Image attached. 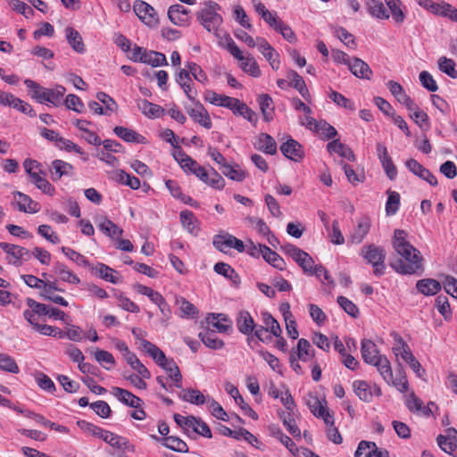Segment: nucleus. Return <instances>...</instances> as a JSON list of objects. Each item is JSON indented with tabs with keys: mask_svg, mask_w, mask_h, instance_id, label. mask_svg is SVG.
<instances>
[{
	"mask_svg": "<svg viewBox=\"0 0 457 457\" xmlns=\"http://www.w3.org/2000/svg\"><path fill=\"white\" fill-rule=\"evenodd\" d=\"M113 132L116 136L120 137L126 142L129 143H144L145 137L138 133H137L135 130L121 127V126H116L113 129Z\"/></svg>",
	"mask_w": 457,
	"mask_h": 457,
	"instance_id": "72a5a7b5",
	"label": "nucleus"
},
{
	"mask_svg": "<svg viewBox=\"0 0 457 457\" xmlns=\"http://www.w3.org/2000/svg\"><path fill=\"white\" fill-rule=\"evenodd\" d=\"M257 47L270 62L271 68L273 70H278L280 67L279 55L270 44L265 38L257 37Z\"/></svg>",
	"mask_w": 457,
	"mask_h": 457,
	"instance_id": "f8f14e48",
	"label": "nucleus"
},
{
	"mask_svg": "<svg viewBox=\"0 0 457 457\" xmlns=\"http://www.w3.org/2000/svg\"><path fill=\"white\" fill-rule=\"evenodd\" d=\"M94 357L105 370H110L115 365L112 354L105 350L96 349Z\"/></svg>",
	"mask_w": 457,
	"mask_h": 457,
	"instance_id": "8fccbe9b",
	"label": "nucleus"
},
{
	"mask_svg": "<svg viewBox=\"0 0 457 457\" xmlns=\"http://www.w3.org/2000/svg\"><path fill=\"white\" fill-rule=\"evenodd\" d=\"M17 208L20 212L28 213H37L40 211V204L34 201L30 196L20 191L13 192Z\"/></svg>",
	"mask_w": 457,
	"mask_h": 457,
	"instance_id": "2eb2a0df",
	"label": "nucleus"
},
{
	"mask_svg": "<svg viewBox=\"0 0 457 457\" xmlns=\"http://www.w3.org/2000/svg\"><path fill=\"white\" fill-rule=\"evenodd\" d=\"M370 365L375 366L382 378L387 384H390V381L392 380L393 371L390 362L386 356L378 359L376 361H374V363H371Z\"/></svg>",
	"mask_w": 457,
	"mask_h": 457,
	"instance_id": "79ce46f5",
	"label": "nucleus"
},
{
	"mask_svg": "<svg viewBox=\"0 0 457 457\" xmlns=\"http://www.w3.org/2000/svg\"><path fill=\"white\" fill-rule=\"evenodd\" d=\"M361 353L363 361L370 365L374 363L378 359L385 356L380 354L376 344L370 339H363L361 341Z\"/></svg>",
	"mask_w": 457,
	"mask_h": 457,
	"instance_id": "a211bd4d",
	"label": "nucleus"
},
{
	"mask_svg": "<svg viewBox=\"0 0 457 457\" xmlns=\"http://www.w3.org/2000/svg\"><path fill=\"white\" fill-rule=\"evenodd\" d=\"M140 62L149 64L153 67L168 65L167 59L163 54L147 50Z\"/></svg>",
	"mask_w": 457,
	"mask_h": 457,
	"instance_id": "37998d69",
	"label": "nucleus"
},
{
	"mask_svg": "<svg viewBox=\"0 0 457 457\" xmlns=\"http://www.w3.org/2000/svg\"><path fill=\"white\" fill-rule=\"evenodd\" d=\"M315 132L320 133L324 139H331L337 135V129L324 120H319Z\"/></svg>",
	"mask_w": 457,
	"mask_h": 457,
	"instance_id": "69168bd1",
	"label": "nucleus"
},
{
	"mask_svg": "<svg viewBox=\"0 0 457 457\" xmlns=\"http://www.w3.org/2000/svg\"><path fill=\"white\" fill-rule=\"evenodd\" d=\"M393 247L399 258L391 263L392 268L401 274H414L422 267V257L407 240V233L395 229L392 241Z\"/></svg>",
	"mask_w": 457,
	"mask_h": 457,
	"instance_id": "f257e3e1",
	"label": "nucleus"
},
{
	"mask_svg": "<svg viewBox=\"0 0 457 457\" xmlns=\"http://www.w3.org/2000/svg\"><path fill=\"white\" fill-rule=\"evenodd\" d=\"M405 165L411 173L427 181L429 185H437L436 178L415 159H409Z\"/></svg>",
	"mask_w": 457,
	"mask_h": 457,
	"instance_id": "4468645a",
	"label": "nucleus"
},
{
	"mask_svg": "<svg viewBox=\"0 0 457 457\" xmlns=\"http://www.w3.org/2000/svg\"><path fill=\"white\" fill-rule=\"evenodd\" d=\"M386 4L392 13V17L397 23L403 22L405 14L403 5L400 0H385Z\"/></svg>",
	"mask_w": 457,
	"mask_h": 457,
	"instance_id": "49530a36",
	"label": "nucleus"
},
{
	"mask_svg": "<svg viewBox=\"0 0 457 457\" xmlns=\"http://www.w3.org/2000/svg\"><path fill=\"white\" fill-rule=\"evenodd\" d=\"M65 35L69 45L75 52L79 54H82L85 52L86 48L82 37L75 29L71 27H67L65 29Z\"/></svg>",
	"mask_w": 457,
	"mask_h": 457,
	"instance_id": "7c9ffc66",
	"label": "nucleus"
},
{
	"mask_svg": "<svg viewBox=\"0 0 457 457\" xmlns=\"http://www.w3.org/2000/svg\"><path fill=\"white\" fill-rule=\"evenodd\" d=\"M280 151L285 157L294 162H300L304 156L303 146L291 137L280 145Z\"/></svg>",
	"mask_w": 457,
	"mask_h": 457,
	"instance_id": "ddd939ff",
	"label": "nucleus"
},
{
	"mask_svg": "<svg viewBox=\"0 0 457 457\" xmlns=\"http://www.w3.org/2000/svg\"><path fill=\"white\" fill-rule=\"evenodd\" d=\"M366 8L369 13L378 19H388L389 14L384 6V4L378 0H366Z\"/></svg>",
	"mask_w": 457,
	"mask_h": 457,
	"instance_id": "4c0bfd02",
	"label": "nucleus"
},
{
	"mask_svg": "<svg viewBox=\"0 0 457 457\" xmlns=\"http://www.w3.org/2000/svg\"><path fill=\"white\" fill-rule=\"evenodd\" d=\"M112 394L122 403L132 407L138 408L141 406L142 400L133 395L129 390L114 386L112 388Z\"/></svg>",
	"mask_w": 457,
	"mask_h": 457,
	"instance_id": "5701e85b",
	"label": "nucleus"
},
{
	"mask_svg": "<svg viewBox=\"0 0 457 457\" xmlns=\"http://www.w3.org/2000/svg\"><path fill=\"white\" fill-rule=\"evenodd\" d=\"M262 257L271 266L274 268L283 270L286 267L285 261L283 258L277 253L276 252L272 251L270 247L267 245L265 247H262Z\"/></svg>",
	"mask_w": 457,
	"mask_h": 457,
	"instance_id": "e433bc0d",
	"label": "nucleus"
},
{
	"mask_svg": "<svg viewBox=\"0 0 457 457\" xmlns=\"http://www.w3.org/2000/svg\"><path fill=\"white\" fill-rule=\"evenodd\" d=\"M438 69L448 75L452 79H457V70L455 69V62L453 60L445 56H441L438 61Z\"/></svg>",
	"mask_w": 457,
	"mask_h": 457,
	"instance_id": "603ef678",
	"label": "nucleus"
},
{
	"mask_svg": "<svg viewBox=\"0 0 457 457\" xmlns=\"http://www.w3.org/2000/svg\"><path fill=\"white\" fill-rule=\"evenodd\" d=\"M90 269L96 275L105 281L112 284H119L121 281V277L119 276L118 272L104 263H97L90 267Z\"/></svg>",
	"mask_w": 457,
	"mask_h": 457,
	"instance_id": "4be33fe9",
	"label": "nucleus"
},
{
	"mask_svg": "<svg viewBox=\"0 0 457 457\" xmlns=\"http://www.w3.org/2000/svg\"><path fill=\"white\" fill-rule=\"evenodd\" d=\"M41 170H38V172L33 173L31 178V182L35 184V186L40 189L43 193L53 195L54 194V187L52 184L41 175Z\"/></svg>",
	"mask_w": 457,
	"mask_h": 457,
	"instance_id": "de8ad7c7",
	"label": "nucleus"
},
{
	"mask_svg": "<svg viewBox=\"0 0 457 457\" xmlns=\"http://www.w3.org/2000/svg\"><path fill=\"white\" fill-rule=\"evenodd\" d=\"M329 98L338 106L344 107L347 110L354 111L355 105L353 102H352L350 99L344 96L342 94L331 90L329 94Z\"/></svg>",
	"mask_w": 457,
	"mask_h": 457,
	"instance_id": "680f3d73",
	"label": "nucleus"
},
{
	"mask_svg": "<svg viewBox=\"0 0 457 457\" xmlns=\"http://www.w3.org/2000/svg\"><path fill=\"white\" fill-rule=\"evenodd\" d=\"M179 397L185 401L193 404L201 405L204 404L206 401V397L197 389L188 388L183 390L179 394Z\"/></svg>",
	"mask_w": 457,
	"mask_h": 457,
	"instance_id": "a19ab883",
	"label": "nucleus"
},
{
	"mask_svg": "<svg viewBox=\"0 0 457 457\" xmlns=\"http://www.w3.org/2000/svg\"><path fill=\"white\" fill-rule=\"evenodd\" d=\"M226 45L224 47L233 55V57L241 62L240 68L246 73L253 77H259L261 71L254 58L248 54L245 56L239 47L228 34L225 35Z\"/></svg>",
	"mask_w": 457,
	"mask_h": 457,
	"instance_id": "7ed1b4c3",
	"label": "nucleus"
},
{
	"mask_svg": "<svg viewBox=\"0 0 457 457\" xmlns=\"http://www.w3.org/2000/svg\"><path fill=\"white\" fill-rule=\"evenodd\" d=\"M207 403L208 409L213 417L224 421L228 420L227 412L218 402L212 398L207 400Z\"/></svg>",
	"mask_w": 457,
	"mask_h": 457,
	"instance_id": "0e129e2a",
	"label": "nucleus"
},
{
	"mask_svg": "<svg viewBox=\"0 0 457 457\" xmlns=\"http://www.w3.org/2000/svg\"><path fill=\"white\" fill-rule=\"evenodd\" d=\"M0 370L13 374H17L20 371L15 360L12 356L3 353H0Z\"/></svg>",
	"mask_w": 457,
	"mask_h": 457,
	"instance_id": "6e6d98bb",
	"label": "nucleus"
},
{
	"mask_svg": "<svg viewBox=\"0 0 457 457\" xmlns=\"http://www.w3.org/2000/svg\"><path fill=\"white\" fill-rule=\"evenodd\" d=\"M219 9L218 4L209 2L196 15L200 23L217 37H219V27L222 23V17L217 12Z\"/></svg>",
	"mask_w": 457,
	"mask_h": 457,
	"instance_id": "20e7f679",
	"label": "nucleus"
},
{
	"mask_svg": "<svg viewBox=\"0 0 457 457\" xmlns=\"http://www.w3.org/2000/svg\"><path fill=\"white\" fill-rule=\"evenodd\" d=\"M168 16L170 21L178 26L189 23V11L180 4H173L169 8Z\"/></svg>",
	"mask_w": 457,
	"mask_h": 457,
	"instance_id": "aec40b11",
	"label": "nucleus"
},
{
	"mask_svg": "<svg viewBox=\"0 0 457 457\" xmlns=\"http://www.w3.org/2000/svg\"><path fill=\"white\" fill-rule=\"evenodd\" d=\"M61 250L70 260H71L75 263L84 267H90L89 262L81 253L76 252L75 250L70 247L65 246H62Z\"/></svg>",
	"mask_w": 457,
	"mask_h": 457,
	"instance_id": "13d9d810",
	"label": "nucleus"
},
{
	"mask_svg": "<svg viewBox=\"0 0 457 457\" xmlns=\"http://www.w3.org/2000/svg\"><path fill=\"white\" fill-rule=\"evenodd\" d=\"M189 116L197 123L206 129L212 128V120L208 114V112L203 106L202 104L196 102L195 106L192 108H187Z\"/></svg>",
	"mask_w": 457,
	"mask_h": 457,
	"instance_id": "6ab92c4d",
	"label": "nucleus"
},
{
	"mask_svg": "<svg viewBox=\"0 0 457 457\" xmlns=\"http://www.w3.org/2000/svg\"><path fill=\"white\" fill-rule=\"evenodd\" d=\"M153 439L156 441H162V445L175 452L187 453L188 452L187 445L177 436H166L164 438H159L157 436H151Z\"/></svg>",
	"mask_w": 457,
	"mask_h": 457,
	"instance_id": "cd10ccee",
	"label": "nucleus"
},
{
	"mask_svg": "<svg viewBox=\"0 0 457 457\" xmlns=\"http://www.w3.org/2000/svg\"><path fill=\"white\" fill-rule=\"evenodd\" d=\"M97 228L106 236L112 238H119L123 234V229L118 227L108 218L102 216L96 220Z\"/></svg>",
	"mask_w": 457,
	"mask_h": 457,
	"instance_id": "412c9836",
	"label": "nucleus"
},
{
	"mask_svg": "<svg viewBox=\"0 0 457 457\" xmlns=\"http://www.w3.org/2000/svg\"><path fill=\"white\" fill-rule=\"evenodd\" d=\"M187 162H189V164L188 167H186V170H184L185 172H190L203 182H208V172L204 167L199 165L194 159H188Z\"/></svg>",
	"mask_w": 457,
	"mask_h": 457,
	"instance_id": "864d4df0",
	"label": "nucleus"
},
{
	"mask_svg": "<svg viewBox=\"0 0 457 457\" xmlns=\"http://www.w3.org/2000/svg\"><path fill=\"white\" fill-rule=\"evenodd\" d=\"M363 258L373 266V273L379 277L385 272L386 251L375 245H364L361 249Z\"/></svg>",
	"mask_w": 457,
	"mask_h": 457,
	"instance_id": "39448f33",
	"label": "nucleus"
},
{
	"mask_svg": "<svg viewBox=\"0 0 457 457\" xmlns=\"http://www.w3.org/2000/svg\"><path fill=\"white\" fill-rule=\"evenodd\" d=\"M353 388L358 398L365 403H370L373 396L382 395L381 388L377 384L370 385L365 380L353 381Z\"/></svg>",
	"mask_w": 457,
	"mask_h": 457,
	"instance_id": "6e6552de",
	"label": "nucleus"
},
{
	"mask_svg": "<svg viewBox=\"0 0 457 457\" xmlns=\"http://www.w3.org/2000/svg\"><path fill=\"white\" fill-rule=\"evenodd\" d=\"M370 228V222L369 219L363 218L358 221L356 228L349 237V241L352 244H360L362 242L366 235L369 233Z\"/></svg>",
	"mask_w": 457,
	"mask_h": 457,
	"instance_id": "c85d7f7f",
	"label": "nucleus"
},
{
	"mask_svg": "<svg viewBox=\"0 0 457 457\" xmlns=\"http://www.w3.org/2000/svg\"><path fill=\"white\" fill-rule=\"evenodd\" d=\"M258 103L260 105L261 112L263 115L264 120L267 122L272 120L274 116V106L272 98L268 95H262L258 99Z\"/></svg>",
	"mask_w": 457,
	"mask_h": 457,
	"instance_id": "ea45409f",
	"label": "nucleus"
},
{
	"mask_svg": "<svg viewBox=\"0 0 457 457\" xmlns=\"http://www.w3.org/2000/svg\"><path fill=\"white\" fill-rule=\"evenodd\" d=\"M214 271L220 275L224 276L225 278H230L235 283L237 282L236 279L238 278V275L236 273L234 269L225 262H217L214 265Z\"/></svg>",
	"mask_w": 457,
	"mask_h": 457,
	"instance_id": "052dcab7",
	"label": "nucleus"
},
{
	"mask_svg": "<svg viewBox=\"0 0 457 457\" xmlns=\"http://www.w3.org/2000/svg\"><path fill=\"white\" fill-rule=\"evenodd\" d=\"M269 430H270V435L272 436H275L276 438H278L281 442V444L284 445L291 453L296 454V453L298 452V449H297L295 444L289 436L285 435L278 426L271 425L269 427Z\"/></svg>",
	"mask_w": 457,
	"mask_h": 457,
	"instance_id": "c9c22d12",
	"label": "nucleus"
},
{
	"mask_svg": "<svg viewBox=\"0 0 457 457\" xmlns=\"http://www.w3.org/2000/svg\"><path fill=\"white\" fill-rule=\"evenodd\" d=\"M206 321L212 327V330L220 333H227L232 327V321L223 313H209Z\"/></svg>",
	"mask_w": 457,
	"mask_h": 457,
	"instance_id": "dca6fc26",
	"label": "nucleus"
},
{
	"mask_svg": "<svg viewBox=\"0 0 457 457\" xmlns=\"http://www.w3.org/2000/svg\"><path fill=\"white\" fill-rule=\"evenodd\" d=\"M77 425L85 433H87L88 435H92V436H96L101 439L105 431L104 429H103L90 422H87L86 420H79L77 422Z\"/></svg>",
	"mask_w": 457,
	"mask_h": 457,
	"instance_id": "e2e57ef3",
	"label": "nucleus"
},
{
	"mask_svg": "<svg viewBox=\"0 0 457 457\" xmlns=\"http://www.w3.org/2000/svg\"><path fill=\"white\" fill-rule=\"evenodd\" d=\"M212 244L219 251L223 253L230 248H234L239 253L245 251L244 242L228 233L214 236Z\"/></svg>",
	"mask_w": 457,
	"mask_h": 457,
	"instance_id": "1a4fd4ad",
	"label": "nucleus"
},
{
	"mask_svg": "<svg viewBox=\"0 0 457 457\" xmlns=\"http://www.w3.org/2000/svg\"><path fill=\"white\" fill-rule=\"evenodd\" d=\"M54 272L60 277L62 281L78 285L80 283L79 277L69 270L66 265L62 262H55L54 265Z\"/></svg>",
	"mask_w": 457,
	"mask_h": 457,
	"instance_id": "473e14b6",
	"label": "nucleus"
},
{
	"mask_svg": "<svg viewBox=\"0 0 457 457\" xmlns=\"http://www.w3.org/2000/svg\"><path fill=\"white\" fill-rule=\"evenodd\" d=\"M351 72L357 78L370 79L372 71L370 66L361 59L354 57L348 65Z\"/></svg>",
	"mask_w": 457,
	"mask_h": 457,
	"instance_id": "b1692460",
	"label": "nucleus"
},
{
	"mask_svg": "<svg viewBox=\"0 0 457 457\" xmlns=\"http://www.w3.org/2000/svg\"><path fill=\"white\" fill-rule=\"evenodd\" d=\"M220 170L223 175L235 181H243L245 178V172L237 165L231 166L227 163L224 167H220Z\"/></svg>",
	"mask_w": 457,
	"mask_h": 457,
	"instance_id": "5fc2aeb1",
	"label": "nucleus"
},
{
	"mask_svg": "<svg viewBox=\"0 0 457 457\" xmlns=\"http://www.w3.org/2000/svg\"><path fill=\"white\" fill-rule=\"evenodd\" d=\"M373 448L376 450V444L373 442L361 441L355 451L354 457H371Z\"/></svg>",
	"mask_w": 457,
	"mask_h": 457,
	"instance_id": "774afa93",
	"label": "nucleus"
},
{
	"mask_svg": "<svg viewBox=\"0 0 457 457\" xmlns=\"http://www.w3.org/2000/svg\"><path fill=\"white\" fill-rule=\"evenodd\" d=\"M313 356L311 353V345L308 340L301 338L297 343V358L303 361H308Z\"/></svg>",
	"mask_w": 457,
	"mask_h": 457,
	"instance_id": "4d7b16f0",
	"label": "nucleus"
},
{
	"mask_svg": "<svg viewBox=\"0 0 457 457\" xmlns=\"http://www.w3.org/2000/svg\"><path fill=\"white\" fill-rule=\"evenodd\" d=\"M394 337L396 342V345L393 347V352L396 356L400 355L405 362L409 363L415 358L409 345L399 335L395 334Z\"/></svg>",
	"mask_w": 457,
	"mask_h": 457,
	"instance_id": "2f4dec72",
	"label": "nucleus"
},
{
	"mask_svg": "<svg viewBox=\"0 0 457 457\" xmlns=\"http://www.w3.org/2000/svg\"><path fill=\"white\" fill-rule=\"evenodd\" d=\"M416 287L420 293L424 295H434L437 294L441 288V283L433 278H423L418 280Z\"/></svg>",
	"mask_w": 457,
	"mask_h": 457,
	"instance_id": "bb28decb",
	"label": "nucleus"
},
{
	"mask_svg": "<svg viewBox=\"0 0 457 457\" xmlns=\"http://www.w3.org/2000/svg\"><path fill=\"white\" fill-rule=\"evenodd\" d=\"M142 348L155 361L159 366L162 362L166 361L167 357L164 353L151 342L143 340Z\"/></svg>",
	"mask_w": 457,
	"mask_h": 457,
	"instance_id": "a18cd8bd",
	"label": "nucleus"
},
{
	"mask_svg": "<svg viewBox=\"0 0 457 457\" xmlns=\"http://www.w3.org/2000/svg\"><path fill=\"white\" fill-rule=\"evenodd\" d=\"M400 195L392 191L388 193V198L386 204V212L388 216L395 215L399 209Z\"/></svg>",
	"mask_w": 457,
	"mask_h": 457,
	"instance_id": "bf43d9fd",
	"label": "nucleus"
},
{
	"mask_svg": "<svg viewBox=\"0 0 457 457\" xmlns=\"http://www.w3.org/2000/svg\"><path fill=\"white\" fill-rule=\"evenodd\" d=\"M27 305L33 309L35 312H37V315H47L50 318H54V320H64L66 314L55 308V307H50L46 304L37 303L34 299L28 298L26 300Z\"/></svg>",
	"mask_w": 457,
	"mask_h": 457,
	"instance_id": "9b49d317",
	"label": "nucleus"
},
{
	"mask_svg": "<svg viewBox=\"0 0 457 457\" xmlns=\"http://www.w3.org/2000/svg\"><path fill=\"white\" fill-rule=\"evenodd\" d=\"M280 248L303 269L304 273L310 274L312 272L314 261L308 253L292 244H285Z\"/></svg>",
	"mask_w": 457,
	"mask_h": 457,
	"instance_id": "423d86ee",
	"label": "nucleus"
},
{
	"mask_svg": "<svg viewBox=\"0 0 457 457\" xmlns=\"http://www.w3.org/2000/svg\"><path fill=\"white\" fill-rule=\"evenodd\" d=\"M237 327L244 335L250 336L253 334L255 328V323L253 317L247 311L239 312L237 318Z\"/></svg>",
	"mask_w": 457,
	"mask_h": 457,
	"instance_id": "393cba45",
	"label": "nucleus"
},
{
	"mask_svg": "<svg viewBox=\"0 0 457 457\" xmlns=\"http://www.w3.org/2000/svg\"><path fill=\"white\" fill-rule=\"evenodd\" d=\"M102 439L116 449H127L133 451V446L129 445V441L125 437L113 434L108 430L104 431Z\"/></svg>",
	"mask_w": 457,
	"mask_h": 457,
	"instance_id": "c756f323",
	"label": "nucleus"
},
{
	"mask_svg": "<svg viewBox=\"0 0 457 457\" xmlns=\"http://www.w3.org/2000/svg\"><path fill=\"white\" fill-rule=\"evenodd\" d=\"M51 179L54 181L59 180L62 176L71 177L74 174V168L71 164L62 161L54 160L49 166Z\"/></svg>",
	"mask_w": 457,
	"mask_h": 457,
	"instance_id": "f3484780",
	"label": "nucleus"
},
{
	"mask_svg": "<svg viewBox=\"0 0 457 457\" xmlns=\"http://www.w3.org/2000/svg\"><path fill=\"white\" fill-rule=\"evenodd\" d=\"M176 304L179 306L182 317L195 318L198 314L197 308L184 297H176Z\"/></svg>",
	"mask_w": 457,
	"mask_h": 457,
	"instance_id": "3c124183",
	"label": "nucleus"
},
{
	"mask_svg": "<svg viewBox=\"0 0 457 457\" xmlns=\"http://www.w3.org/2000/svg\"><path fill=\"white\" fill-rule=\"evenodd\" d=\"M0 248L6 253L10 263L20 265L21 261L30 258L29 251L22 246L8 243H0Z\"/></svg>",
	"mask_w": 457,
	"mask_h": 457,
	"instance_id": "9d476101",
	"label": "nucleus"
},
{
	"mask_svg": "<svg viewBox=\"0 0 457 457\" xmlns=\"http://www.w3.org/2000/svg\"><path fill=\"white\" fill-rule=\"evenodd\" d=\"M436 307L445 320L451 318L452 311L447 296L440 295L436 298Z\"/></svg>",
	"mask_w": 457,
	"mask_h": 457,
	"instance_id": "338daca9",
	"label": "nucleus"
},
{
	"mask_svg": "<svg viewBox=\"0 0 457 457\" xmlns=\"http://www.w3.org/2000/svg\"><path fill=\"white\" fill-rule=\"evenodd\" d=\"M137 106L148 118H158L164 113V109L162 107L147 100L139 101Z\"/></svg>",
	"mask_w": 457,
	"mask_h": 457,
	"instance_id": "58836bf2",
	"label": "nucleus"
},
{
	"mask_svg": "<svg viewBox=\"0 0 457 457\" xmlns=\"http://www.w3.org/2000/svg\"><path fill=\"white\" fill-rule=\"evenodd\" d=\"M133 9L138 19L149 27H154L159 23L157 12L145 1L137 0L134 3Z\"/></svg>",
	"mask_w": 457,
	"mask_h": 457,
	"instance_id": "0eeeda50",
	"label": "nucleus"
},
{
	"mask_svg": "<svg viewBox=\"0 0 457 457\" xmlns=\"http://www.w3.org/2000/svg\"><path fill=\"white\" fill-rule=\"evenodd\" d=\"M257 148L272 155L277 153V143L269 134L261 133L257 137Z\"/></svg>",
	"mask_w": 457,
	"mask_h": 457,
	"instance_id": "f704fd0d",
	"label": "nucleus"
},
{
	"mask_svg": "<svg viewBox=\"0 0 457 457\" xmlns=\"http://www.w3.org/2000/svg\"><path fill=\"white\" fill-rule=\"evenodd\" d=\"M26 87L32 90V97L38 103H50L54 106L62 104V99L66 92L63 86L57 85L54 88H46L32 79L24 80Z\"/></svg>",
	"mask_w": 457,
	"mask_h": 457,
	"instance_id": "f03ea898",
	"label": "nucleus"
},
{
	"mask_svg": "<svg viewBox=\"0 0 457 457\" xmlns=\"http://www.w3.org/2000/svg\"><path fill=\"white\" fill-rule=\"evenodd\" d=\"M198 337L201 338L205 346L213 350L221 349L225 345L223 340L216 337V335L213 333V330L201 332L199 333Z\"/></svg>",
	"mask_w": 457,
	"mask_h": 457,
	"instance_id": "c03bdc74",
	"label": "nucleus"
},
{
	"mask_svg": "<svg viewBox=\"0 0 457 457\" xmlns=\"http://www.w3.org/2000/svg\"><path fill=\"white\" fill-rule=\"evenodd\" d=\"M262 322L264 328L272 334L274 337H278L281 336L282 329L278 322L272 317V315L267 312L262 313Z\"/></svg>",
	"mask_w": 457,
	"mask_h": 457,
	"instance_id": "09e8293b",
	"label": "nucleus"
},
{
	"mask_svg": "<svg viewBox=\"0 0 457 457\" xmlns=\"http://www.w3.org/2000/svg\"><path fill=\"white\" fill-rule=\"evenodd\" d=\"M327 150L330 154H337L350 162L355 161V155L349 146L335 139L327 145Z\"/></svg>",
	"mask_w": 457,
	"mask_h": 457,
	"instance_id": "a878e982",
	"label": "nucleus"
}]
</instances>
